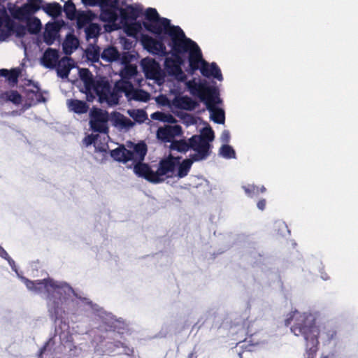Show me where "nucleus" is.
Wrapping results in <instances>:
<instances>
[{
  "label": "nucleus",
  "mask_w": 358,
  "mask_h": 358,
  "mask_svg": "<svg viewBox=\"0 0 358 358\" xmlns=\"http://www.w3.org/2000/svg\"><path fill=\"white\" fill-rule=\"evenodd\" d=\"M293 320L294 323L291 327V331L296 336L303 337L307 348H316L319 344L320 329L315 324L314 317L309 313L295 311L285 320V325L289 326Z\"/></svg>",
  "instance_id": "nucleus-1"
},
{
  "label": "nucleus",
  "mask_w": 358,
  "mask_h": 358,
  "mask_svg": "<svg viewBox=\"0 0 358 358\" xmlns=\"http://www.w3.org/2000/svg\"><path fill=\"white\" fill-rule=\"evenodd\" d=\"M180 157H173L170 154L168 157L159 161L157 171L152 170L151 167L144 163H137L134 167V173L148 181L153 183H159L164 180V176H171L179 165Z\"/></svg>",
  "instance_id": "nucleus-2"
},
{
  "label": "nucleus",
  "mask_w": 358,
  "mask_h": 358,
  "mask_svg": "<svg viewBox=\"0 0 358 358\" xmlns=\"http://www.w3.org/2000/svg\"><path fill=\"white\" fill-rule=\"evenodd\" d=\"M176 31L178 43H176L175 50L178 53H181L182 56L186 53L189 54V73L193 74L196 71L200 70L203 61L206 60L203 59L201 50L196 42L187 38L182 29H176Z\"/></svg>",
  "instance_id": "nucleus-3"
},
{
  "label": "nucleus",
  "mask_w": 358,
  "mask_h": 358,
  "mask_svg": "<svg viewBox=\"0 0 358 358\" xmlns=\"http://www.w3.org/2000/svg\"><path fill=\"white\" fill-rule=\"evenodd\" d=\"M145 21L143 26L149 32L155 35H161L164 33L169 35L171 38L177 36L176 29H181L178 26L171 24L170 20L161 17L155 8H148L145 12Z\"/></svg>",
  "instance_id": "nucleus-4"
},
{
  "label": "nucleus",
  "mask_w": 358,
  "mask_h": 358,
  "mask_svg": "<svg viewBox=\"0 0 358 358\" xmlns=\"http://www.w3.org/2000/svg\"><path fill=\"white\" fill-rule=\"evenodd\" d=\"M178 43L176 36L171 38L169 45L171 48V52L173 59H166L165 66L169 74L175 76L176 78L181 81H183L186 76L184 74L180 66L183 64L184 59L181 53L176 51V43Z\"/></svg>",
  "instance_id": "nucleus-5"
},
{
  "label": "nucleus",
  "mask_w": 358,
  "mask_h": 358,
  "mask_svg": "<svg viewBox=\"0 0 358 358\" xmlns=\"http://www.w3.org/2000/svg\"><path fill=\"white\" fill-rule=\"evenodd\" d=\"M214 137V131L211 128L205 130L201 135L192 136V141L196 144L197 148V154L205 159L210 155V142L213 141Z\"/></svg>",
  "instance_id": "nucleus-6"
},
{
  "label": "nucleus",
  "mask_w": 358,
  "mask_h": 358,
  "mask_svg": "<svg viewBox=\"0 0 358 358\" xmlns=\"http://www.w3.org/2000/svg\"><path fill=\"white\" fill-rule=\"evenodd\" d=\"M90 125L94 132L107 134L108 132V113L101 108H93L90 113Z\"/></svg>",
  "instance_id": "nucleus-7"
},
{
  "label": "nucleus",
  "mask_w": 358,
  "mask_h": 358,
  "mask_svg": "<svg viewBox=\"0 0 358 358\" xmlns=\"http://www.w3.org/2000/svg\"><path fill=\"white\" fill-rule=\"evenodd\" d=\"M43 0H27L26 3L10 10V12L14 19L22 20L27 16L34 15L39 10L43 9Z\"/></svg>",
  "instance_id": "nucleus-8"
},
{
  "label": "nucleus",
  "mask_w": 358,
  "mask_h": 358,
  "mask_svg": "<svg viewBox=\"0 0 358 358\" xmlns=\"http://www.w3.org/2000/svg\"><path fill=\"white\" fill-rule=\"evenodd\" d=\"M23 282L29 290L36 293H41L44 289L50 293L51 291H55L60 287L59 285L51 278L30 280L26 278H23Z\"/></svg>",
  "instance_id": "nucleus-9"
},
{
  "label": "nucleus",
  "mask_w": 358,
  "mask_h": 358,
  "mask_svg": "<svg viewBox=\"0 0 358 358\" xmlns=\"http://www.w3.org/2000/svg\"><path fill=\"white\" fill-rule=\"evenodd\" d=\"M187 87L192 95L197 96L200 100L204 103L208 99L213 98V96L219 92L217 89L215 87L208 86L201 83H196L194 82H189Z\"/></svg>",
  "instance_id": "nucleus-10"
},
{
  "label": "nucleus",
  "mask_w": 358,
  "mask_h": 358,
  "mask_svg": "<svg viewBox=\"0 0 358 358\" xmlns=\"http://www.w3.org/2000/svg\"><path fill=\"white\" fill-rule=\"evenodd\" d=\"M119 1L118 0H99V6L101 8V19L103 21L114 22L117 15L115 10L117 8Z\"/></svg>",
  "instance_id": "nucleus-11"
},
{
  "label": "nucleus",
  "mask_w": 358,
  "mask_h": 358,
  "mask_svg": "<svg viewBox=\"0 0 358 358\" xmlns=\"http://www.w3.org/2000/svg\"><path fill=\"white\" fill-rule=\"evenodd\" d=\"M219 92L215 95L213 98L208 99L206 101L205 104L207 109L210 113V119L215 123L223 124L225 120L224 111L220 108L216 107V104H219L222 102L220 98Z\"/></svg>",
  "instance_id": "nucleus-12"
},
{
  "label": "nucleus",
  "mask_w": 358,
  "mask_h": 358,
  "mask_svg": "<svg viewBox=\"0 0 358 358\" xmlns=\"http://www.w3.org/2000/svg\"><path fill=\"white\" fill-rule=\"evenodd\" d=\"M182 135V129L180 125H166L159 127L157 131V137L164 143H171L176 137Z\"/></svg>",
  "instance_id": "nucleus-13"
},
{
  "label": "nucleus",
  "mask_w": 358,
  "mask_h": 358,
  "mask_svg": "<svg viewBox=\"0 0 358 358\" xmlns=\"http://www.w3.org/2000/svg\"><path fill=\"white\" fill-rule=\"evenodd\" d=\"M144 48L153 55L166 56L168 55L165 45L162 41L156 40L150 36H144L142 39Z\"/></svg>",
  "instance_id": "nucleus-14"
},
{
  "label": "nucleus",
  "mask_w": 358,
  "mask_h": 358,
  "mask_svg": "<svg viewBox=\"0 0 358 358\" xmlns=\"http://www.w3.org/2000/svg\"><path fill=\"white\" fill-rule=\"evenodd\" d=\"M141 66L147 78L157 79L160 75V66L154 59H142Z\"/></svg>",
  "instance_id": "nucleus-15"
},
{
  "label": "nucleus",
  "mask_w": 358,
  "mask_h": 358,
  "mask_svg": "<svg viewBox=\"0 0 358 358\" xmlns=\"http://www.w3.org/2000/svg\"><path fill=\"white\" fill-rule=\"evenodd\" d=\"M110 90L111 86L108 80H106L104 78H100L96 80L93 84V87H92V90L94 91L101 103L104 102V100H107V96Z\"/></svg>",
  "instance_id": "nucleus-16"
},
{
  "label": "nucleus",
  "mask_w": 358,
  "mask_h": 358,
  "mask_svg": "<svg viewBox=\"0 0 358 358\" xmlns=\"http://www.w3.org/2000/svg\"><path fill=\"white\" fill-rule=\"evenodd\" d=\"M201 73L206 78H214L219 81L223 80L221 70L215 62L209 64L206 61H203V65L200 68Z\"/></svg>",
  "instance_id": "nucleus-17"
},
{
  "label": "nucleus",
  "mask_w": 358,
  "mask_h": 358,
  "mask_svg": "<svg viewBox=\"0 0 358 358\" xmlns=\"http://www.w3.org/2000/svg\"><path fill=\"white\" fill-rule=\"evenodd\" d=\"M62 27V23L59 21L48 22L46 24L45 29L43 33V41L48 45H52L55 39L57 34Z\"/></svg>",
  "instance_id": "nucleus-18"
},
{
  "label": "nucleus",
  "mask_w": 358,
  "mask_h": 358,
  "mask_svg": "<svg viewBox=\"0 0 358 358\" xmlns=\"http://www.w3.org/2000/svg\"><path fill=\"white\" fill-rule=\"evenodd\" d=\"M189 157V159H184L181 163L179 162V165L177 166V176L180 178H184L188 174L193 162L205 159L197 153L192 154Z\"/></svg>",
  "instance_id": "nucleus-19"
},
{
  "label": "nucleus",
  "mask_w": 358,
  "mask_h": 358,
  "mask_svg": "<svg viewBox=\"0 0 358 358\" xmlns=\"http://www.w3.org/2000/svg\"><path fill=\"white\" fill-rule=\"evenodd\" d=\"M169 148L171 151H177L182 153H185L189 149H192L197 153L196 144L192 141V137L189 138L188 141L185 139L174 140L171 142Z\"/></svg>",
  "instance_id": "nucleus-20"
},
{
  "label": "nucleus",
  "mask_w": 358,
  "mask_h": 358,
  "mask_svg": "<svg viewBox=\"0 0 358 358\" xmlns=\"http://www.w3.org/2000/svg\"><path fill=\"white\" fill-rule=\"evenodd\" d=\"M59 51L56 49L48 48L43 53L41 58L42 64L48 69L56 67L59 60Z\"/></svg>",
  "instance_id": "nucleus-21"
},
{
  "label": "nucleus",
  "mask_w": 358,
  "mask_h": 358,
  "mask_svg": "<svg viewBox=\"0 0 358 358\" xmlns=\"http://www.w3.org/2000/svg\"><path fill=\"white\" fill-rule=\"evenodd\" d=\"M56 66L57 76L61 78H66L71 69L74 67V62L71 58L64 57L57 62Z\"/></svg>",
  "instance_id": "nucleus-22"
},
{
  "label": "nucleus",
  "mask_w": 358,
  "mask_h": 358,
  "mask_svg": "<svg viewBox=\"0 0 358 358\" xmlns=\"http://www.w3.org/2000/svg\"><path fill=\"white\" fill-rule=\"evenodd\" d=\"M120 13L122 22L135 21L142 13V8L128 5L124 8H121Z\"/></svg>",
  "instance_id": "nucleus-23"
},
{
  "label": "nucleus",
  "mask_w": 358,
  "mask_h": 358,
  "mask_svg": "<svg viewBox=\"0 0 358 358\" xmlns=\"http://www.w3.org/2000/svg\"><path fill=\"white\" fill-rule=\"evenodd\" d=\"M111 157L116 161L127 162L134 159V152L127 150L124 146H120L110 152Z\"/></svg>",
  "instance_id": "nucleus-24"
},
{
  "label": "nucleus",
  "mask_w": 358,
  "mask_h": 358,
  "mask_svg": "<svg viewBox=\"0 0 358 358\" xmlns=\"http://www.w3.org/2000/svg\"><path fill=\"white\" fill-rule=\"evenodd\" d=\"M174 105L176 108L192 111L194 110L199 103L187 96H182L174 99Z\"/></svg>",
  "instance_id": "nucleus-25"
},
{
  "label": "nucleus",
  "mask_w": 358,
  "mask_h": 358,
  "mask_svg": "<svg viewBox=\"0 0 358 358\" xmlns=\"http://www.w3.org/2000/svg\"><path fill=\"white\" fill-rule=\"evenodd\" d=\"M36 90H27L26 96L29 105H36L39 103L45 102L46 99L43 96L39 87L34 85Z\"/></svg>",
  "instance_id": "nucleus-26"
},
{
  "label": "nucleus",
  "mask_w": 358,
  "mask_h": 358,
  "mask_svg": "<svg viewBox=\"0 0 358 358\" xmlns=\"http://www.w3.org/2000/svg\"><path fill=\"white\" fill-rule=\"evenodd\" d=\"M20 22H26L27 31L31 34H38L42 28L41 20L36 17L32 16H27L26 18H23Z\"/></svg>",
  "instance_id": "nucleus-27"
},
{
  "label": "nucleus",
  "mask_w": 358,
  "mask_h": 358,
  "mask_svg": "<svg viewBox=\"0 0 358 358\" xmlns=\"http://www.w3.org/2000/svg\"><path fill=\"white\" fill-rule=\"evenodd\" d=\"M68 105L71 110L78 114L86 113L89 109V105L85 101L78 99L69 100Z\"/></svg>",
  "instance_id": "nucleus-28"
},
{
  "label": "nucleus",
  "mask_w": 358,
  "mask_h": 358,
  "mask_svg": "<svg viewBox=\"0 0 358 358\" xmlns=\"http://www.w3.org/2000/svg\"><path fill=\"white\" fill-rule=\"evenodd\" d=\"M94 17V14L91 10L81 11L78 13L76 19L77 20V27L78 29H82L86 24H90V22Z\"/></svg>",
  "instance_id": "nucleus-29"
},
{
  "label": "nucleus",
  "mask_w": 358,
  "mask_h": 358,
  "mask_svg": "<svg viewBox=\"0 0 358 358\" xmlns=\"http://www.w3.org/2000/svg\"><path fill=\"white\" fill-rule=\"evenodd\" d=\"M78 46V40L73 34L67 35L66 39L64 40L62 44L63 51L66 55L71 54L74 50L77 49Z\"/></svg>",
  "instance_id": "nucleus-30"
},
{
  "label": "nucleus",
  "mask_w": 358,
  "mask_h": 358,
  "mask_svg": "<svg viewBox=\"0 0 358 358\" xmlns=\"http://www.w3.org/2000/svg\"><path fill=\"white\" fill-rule=\"evenodd\" d=\"M42 10L54 18L59 17L62 12V6L57 2L43 3Z\"/></svg>",
  "instance_id": "nucleus-31"
},
{
  "label": "nucleus",
  "mask_w": 358,
  "mask_h": 358,
  "mask_svg": "<svg viewBox=\"0 0 358 358\" xmlns=\"http://www.w3.org/2000/svg\"><path fill=\"white\" fill-rule=\"evenodd\" d=\"M79 73L80 78L83 82L86 90L90 92L96 80L94 79L92 72L88 69H81Z\"/></svg>",
  "instance_id": "nucleus-32"
},
{
  "label": "nucleus",
  "mask_w": 358,
  "mask_h": 358,
  "mask_svg": "<svg viewBox=\"0 0 358 358\" xmlns=\"http://www.w3.org/2000/svg\"><path fill=\"white\" fill-rule=\"evenodd\" d=\"M120 55L118 50L114 46L107 47L101 54V59L108 62L118 60L120 59Z\"/></svg>",
  "instance_id": "nucleus-33"
},
{
  "label": "nucleus",
  "mask_w": 358,
  "mask_h": 358,
  "mask_svg": "<svg viewBox=\"0 0 358 358\" xmlns=\"http://www.w3.org/2000/svg\"><path fill=\"white\" fill-rule=\"evenodd\" d=\"M258 342H252L251 341H247L246 339L243 341L238 342L237 347L241 348V350L237 352L239 358H243V354L245 352H254L255 351Z\"/></svg>",
  "instance_id": "nucleus-34"
},
{
  "label": "nucleus",
  "mask_w": 358,
  "mask_h": 358,
  "mask_svg": "<svg viewBox=\"0 0 358 358\" xmlns=\"http://www.w3.org/2000/svg\"><path fill=\"white\" fill-rule=\"evenodd\" d=\"M20 71L17 69L8 70L6 69H0V76L5 77L7 80L12 84H16L18 81V77Z\"/></svg>",
  "instance_id": "nucleus-35"
},
{
  "label": "nucleus",
  "mask_w": 358,
  "mask_h": 358,
  "mask_svg": "<svg viewBox=\"0 0 358 358\" xmlns=\"http://www.w3.org/2000/svg\"><path fill=\"white\" fill-rule=\"evenodd\" d=\"M0 98L6 101H10L16 105L22 102V96L16 90L6 91L0 95Z\"/></svg>",
  "instance_id": "nucleus-36"
},
{
  "label": "nucleus",
  "mask_w": 358,
  "mask_h": 358,
  "mask_svg": "<svg viewBox=\"0 0 358 358\" xmlns=\"http://www.w3.org/2000/svg\"><path fill=\"white\" fill-rule=\"evenodd\" d=\"M131 152H134V159H138V163H141L148 152L147 145L144 142L138 143L134 145V151Z\"/></svg>",
  "instance_id": "nucleus-37"
},
{
  "label": "nucleus",
  "mask_w": 358,
  "mask_h": 358,
  "mask_svg": "<svg viewBox=\"0 0 358 358\" xmlns=\"http://www.w3.org/2000/svg\"><path fill=\"white\" fill-rule=\"evenodd\" d=\"M64 11L66 14V17L70 20H75L78 14L76 5L71 0L67 1L64 3Z\"/></svg>",
  "instance_id": "nucleus-38"
},
{
  "label": "nucleus",
  "mask_w": 358,
  "mask_h": 358,
  "mask_svg": "<svg viewBox=\"0 0 358 358\" xmlns=\"http://www.w3.org/2000/svg\"><path fill=\"white\" fill-rule=\"evenodd\" d=\"M243 189H244L245 194L250 197L257 196L259 192L264 193L266 191V189L264 186L262 185L261 187H259L258 186L253 184L243 186Z\"/></svg>",
  "instance_id": "nucleus-39"
},
{
  "label": "nucleus",
  "mask_w": 358,
  "mask_h": 358,
  "mask_svg": "<svg viewBox=\"0 0 358 358\" xmlns=\"http://www.w3.org/2000/svg\"><path fill=\"white\" fill-rule=\"evenodd\" d=\"M125 23V31L128 36H134L137 34L141 29L143 23L141 24L140 22L132 21V22L127 24Z\"/></svg>",
  "instance_id": "nucleus-40"
},
{
  "label": "nucleus",
  "mask_w": 358,
  "mask_h": 358,
  "mask_svg": "<svg viewBox=\"0 0 358 358\" xmlns=\"http://www.w3.org/2000/svg\"><path fill=\"white\" fill-rule=\"evenodd\" d=\"M101 27L100 26L96 23H90L86 28H85V34H86V38L87 40H90L91 38H96L100 33Z\"/></svg>",
  "instance_id": "nucleus-41"
},
{
  "label": "nucleus",
  "mask_w": 358,
  "mask_h": 358,
  "mask_svg": "<svg viewBox=\"0 0 358 358\" xmlns=\"http://www.w3.org/2000/svg\"><path fill=\"white\" fill-rule=\"evenodd\" d=\"M86 57L92 62H98L101 57L100 48L98 46H92L91 49H87L85 51Z\"/></svg>",
  "instance_id": "nucleus-42"
},
{
  "label": "nucleus",
  "mask_w": 358,
  "mask_h": 358,
  "mask_svg": "<svg viewBox=\"0 0 358 358\" xmlns=\"http://www.w3.org/2000/svg\"><path fill=\"white\" fill-rule=\"evenodd\" d=\"M129 115L136 122L139 123H143L148 117L146 112L142 109L133 110L131 111H129Z\"/></svg>",
  "instance_id": "nucleus-43"
},
{
  "label": "nucleus",
  "mask_w": 358,
  "mask_h": 358,
  "mask_svg": "<svg viewBox=\"0 0 358 358\" xmlns=\"http://www.w3.org/2000/svg\"><path fill=\"white\" fill-rule=\"evenodd\" d=\"M220 155L226 159L236 158V152L234 148L229 145H223L220 149Z\"/></svg>",
  "instance_id": "nucleus-44"
},
{
  "label": "nucleus",
  "mask_w": 358,
  "mask_h": 358,
  "mask_svg": "<svg viewBox=\"0 0 358 358\" xmlns=\"http://www.w3.org/2000/svg\"><path fill=\"white\" fill-rule=\"evenodd\" d=\"M2 25H3L4 27L3 29L13 34L17 23L13 20H12L7 14H5L4 15L2 16Z\"/></svg>",
  "instance_id": "nucleus-45"
},
{
  "label": "nucleus",
  "mask_w": 358,
  "mask_h": 358,
  "mask_svg": "<svg viewBox=\"0 0 358 358\" xmlns=\"http://www.w3.org/2000/svg\"><path fill=\"white\" fill-rule=\"evenodd\" d=\"M27 31V27H25L22 24H17V25L15 28V30H14V33L15 34V36L17 38H22L26 35Z\"/></svg>",
  "instance_id": "nucleus-46"
},
{
  "label": "nucleus",
  "mask_w": 358,
  "mask_h": 358,
  "mask_svg": "<svg viewBox=\"0 0 358 358\" xmlns=\"http://www.w3.org/2000/svg\"><path fill=\"white\" fill-rule=\"evenodd\" d=\"M119 101V96L116 92H111V90H110V92L108 93V95L107 96V100H104V102H107L110 105H115L117 104Z\"/></svg>",
  "instance_id": "nucleus-47"
},
{
  "label": "nucleus",
  "mask_w": 358,
  "mask_h": 358,
  "mask_svg": "<svg viewBox=\"0 0 358 358\" xmlns=\"http://www.w3.org/2000/svg\"><path fill=\"white\" fill-rule=\"evenodd\" d=\"M148 93L145 92L143 90H139L138 92L135 93L134 99L136 100L145 101L148 100Z\"/></svg>",
  "instance_id": "nucleus-48"
},
{
  "label": "nucleus",
  "mask_w": 358,
  "mask_h": 358,
  "mask_svg": "<svg viewBox=\"0 0 358 358\" xmlns=\"http://www.w3.org/2000/svg\"><path fill=\"white\" fill-rule=\"evenodd\" d=\"M13 34L5 29H0V41H6Z\"/></svg>",
  "instance_id": "nucleus-49"
},
{
  "label": "nucleus",
  "mask_w": 358,
  "mask_h": 358,
  "mask_svg": "<svg viewBox=\"0 0 358 358\" xmlns=\"http://www.w3.org/2000/svg\"><path fill=\"white\" fill-rule=\"evenodd\" d=\"M97 137H98V135H94V134L88 135L85 138V142L86 145H90L94 143L95 142V141L97 139Z\"/></svg>",
  "instance_id": "nucleus-50"
},
{
  "label": "nucleus",
  "mask_w": 358,
  "mask_h": 358,
  "mask_svg": "<svg viewBox=\"0 0 358 358\" xmlns=\"http://www.w3.org/2000/svg\"><path fill=\"white\" fill-rule=\"evenodd\" d=\"M99 0H81L85 6H96L99 5Z\"/></svg>",
  "instance_id": "nucleus-51"
},
{
  "label": "nucleus",
  "mask_w": 358,
  "mask_h": 358,
  "mask_svg": "<svg viewBox=\"0 0 358 358\" xmlns=\"http://www.w3.org/2000/svg\"><path fill=\"white\" fill-rule=\"evenodd\" d=\"M120 124L127 127H132L134 125V123L131 122V120L126 117H122Z\"/></svg>",
  "instance_id": "nucleus-52"
},
{
  "label": "nucleus",
  "mask_w": 358,
  "mask_h": 358,
  "mask_svg": "<svg viewBox=\"0 0 358 358\" xmlns=\"http://www.w3.org/2000/svg\"><path fill=\"white\" fill-rule=\"evenodd\" d=\"M152 118L153 119H155V120H161V121H164L165 120L164 119V114L162 113V112H156V113H154L152 115Z\"/></svg>",
  "instance_id": "nucleus-53"
},
{
  "label": "nucleus",
  "mask_w": 358,
  "mask_h": 358,
  "mask_svg": "<svg viewBox=\"0 0 358 358\" xmlns=\"http://www.w3.org/2000/svg\"><path fill=\"white\" fill-rule=\"evenodd\" d=\"M222 141L224 143H228L230 139V134L229 131L227 130H224L221 136Z\"/></svg>",
  "instance_id": "nucleus-54"
},
{
  "label": "nucleus",
  "mask_w": 358,
  "mask_h": 358,
  "mask_svg": "<svg viewBox=\"0 0 358 358\" xmlns=\"http://www.w3.org/2000/svg\"><path fill=\"white\" fill-rule=\"evenodd\" d=\"M266 199H260L258 202H257V208L261 210H264L266 208Z\"/></svg>",
  "instance_id": "nucleus-55"
},
{
  "label": "nucleus",
  "mask_w": 358,
  "mask_h": 358,
  "mask_svg": "<svg viewBox=\"0 0 358 358\" xmlns=\"http://www.w3.org/2000/svg\"><path fill=\"white\" fill-rule=\"evenodd\" d=\"M0 256L6 259L10 258L7 252L1 246H0Z\"/></svg>",
  "instance_id": "nucleus-56"
},
{
  "label": "nucleus",
  "mask_w": 358,
  "mask_h": 358,
  "mask_svg": "<svg viewBox=\"0 0 358 358\" xmlns=\"http://www.w3.org/2000/svg\"><path fill=\"white\" fill-rule=\"evenodd\" d=\"M127 71L129 73V75L132 76V75H134L135 73L136 69L134 67H129L127 69Z\"/></svg>",
  "instance_id": "nucleus-57"
},
{
  "label": "nucleus",
  "mask_w": 358,
  "mask_h": 358,
  "mask_svg": "<svg viewBox=\"0 0 358 358\" xmlns=\"http://www.w3.org/2000/svg\"><path fill=\"white\" fill-rule=\"evenodd\" d=\"M335 335H336V331H332L331 332V334H328L327 336H328L329 339H331V338H333V337H334Z\"/></svg>",
  "instance_id": "nucleus-58"
},
{
  "label": "nucleus",
  "mask_w": 358,
  "mask_h": 358,
  "mask_svg": "<svg viewBox=\"0 0 358 358\" xmlns=\"http://www.w3.org/2000/svg\"><path fill=\"white\" fill-rule=\"evenodd\" d=\"M188 358H198V357L192 352L189 355Z\"/></svg>",
  "instance_id": "nucleus-59"
},
{
  "label": "nucleus",
  "mask_w": 358,
  "mask_h": 358,
  "mask_svg": "<svg viewBox=\"0 0 358 358\" xmlns=\"http://www.w3.org/2000/svg\"><path fill=\"white\" fill-rule=\"evenodd\" d=\"M166 120L169 121V122H175V119L171 115H169V119Z\"/></svg>",
  "instance_id": "nucleus-60"
},
{
  "label": "nucleus",
  "mask_w": 358,
  "mask_h": 358,
  "mask_svg": "<svg viewBox=\"0 0 358 358\" xmlns=\"http://www.w3.org/2000/svg\"><path fill=\"white\" fill-rule=\"evenodd\" d=\"M54 313H55V315H57V311L56 308H55V310H54Z\"/></svg>",
  "instance_id": "nucleus-61"
},
{
  "label": "nucleus",
  "mask_w": 358,
  "mask_h": 358,
  "mask_svg": "<svg viewBox=\"0 0 358 358\" xmlns=\"http://www.w3.org/2000/svg\"><path fill=\"white\" fill-rule=\"evenodd\" d=\"M42 354H43V350H41V357L42 356Z\"/></svg>",
  "instance_id": "nucleus-62"
},
{
  "label": "nucleus",
  "mask_w": 358,
  "mask_h": 358,
  "mask_svg": "<svg viewBox=\"0 0 358 358\" xmlns=\"http://www.w3.org/2000/svg\"><path fill=\"white\" fill-rule=\"evenodd\" d=\"M42 358V357H41Z\"/></svg>",
  "instance_id": "nucleus-63"
}]
</instances>
